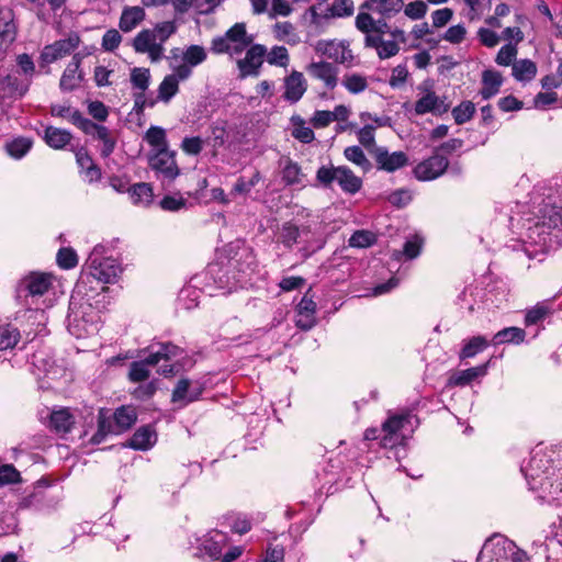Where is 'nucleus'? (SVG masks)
<instances>
[{
    "mask_svg": "<svg viewBox=\"0 0 562 562\" xmlns=\"http://www.w3.org/2000/svg\"><path fill=\"white\" fill-rule=\"evenodd\" d=\"M428 7L423 0L409 2L404 8V13L412 20L423 19L427 13Z\"/></svg>",
    "mask_w": 562,
    "mask_h": 562,
    "instance_id": "obj_60",
    "label": "nucleus"
},
{
    "mask_svg": "<svg viewBox=\"0 0 562 562\" xmlns=\"http://www.w3.org/2000/svg\"><path fill=\"white\" fill-rule=\"evenodd\" d=\"M21 338L16 327L5 324L0 325V350L13 349Z\"/></svg>",
    "mask_w": 562,
    "mask_h": 562,
    "instance_id": "obj_42",
    "label": "nucleus"
},
{
    "mask_svg": "<svg viewBox=\"0 0 562 562\" xmlns=\"http://www.w3.org/2000/svg\"><path fill=\"white\" fill-rule=\"evenodd\" d=\"M482 82L483 88L480 93L484 100H487L498 92L503 80L499 72L485 70L482 76Z\"/></svg>",
    "mask_w": 562,
    "mask_h": 562,
    "instance_id": "obj_35",
    "label": "nucleus"
},
{
    "mask_svg": "<svg viewBox=\"0 0 562 562\" xmlns=\"http://www.w3.org/2000/svg\"><path fill=\"white\" fill-rule=\"evenodd\" d=\"M374 131L375 127L371 124H364L363 127H361L357 132V137L359 143L366 147L370 153L375 146V137H374Z\"/></svg>",
    "mask_w": 562,
    "mask_h": 562,
    "instance_id": "obj_57",
    "label": "nucleus"
},
{
    "mask_svg": "<svg viewBox=\"0 0 562 562\" xmlns=\"http://www.w3.org/2000/svg\"><path fill=\"white\" fill-rule=\"evenodd\" d=\"M203 139L199 136L184 137L181 142V149L190 156H198L203 149Z\"/></svg>",
    "mask_w": 562,
    "mask_h": 562,
    "instance_id": "obj_61",
    "label": "nucleus"
},
{
    "mask_svg": "<svg viewBox=\"0 0 562 562\" xmlns=\"http://www.w3.org/2000/svg\"><path fill=\"white\" fill-rule=\"evenodd\" d=\"M362 8L384 19H391L402 11L404 0H366Z\"/></svg>",
    "mask_w": 562,
    "mask_h": 562,
    "instance_id": "obj_25",
    "label": "nucleus"
},
{
    "mask_svg": "<svg viewBox=\"0 0 562 562\" xmlns=\"http://www.w3.org/2000/svg\"><path fill=\"white\" fill-rule=\"evenodd\" d=\"M316 180L324 188H330L336 181L340 189L348 194H356L362 187L361 178L346 166H322L316 171Z\"/></svg>",
    "mask_w": 562,
    "mask_h": 562,
    "instance_id": "obj_8",
    "label": "nucleus"
},
{
    "mask_svg": "<svg viewBox=\"0 0 562 562\" xmlns=\"http://www.w3.org/2000/svg\"><path fill=\"white\" fill-rule=\"evenodd\" d=\"M157 35V40L164 46V43L177 31V25L173 21H165L156 24L153 30Z\"/></svg>",
    "mask_w": 562,
    "mask_h": 562,
    "instance_id": "obj_62",
    "label": "nucleus"
},
{
    "mask_svg": "<svg viewBox=\"0 0 562 562\" xmlns=\"http://www.w3.org/2000/svg\"><path fill=\"white\" fill-rule=\"evenodd\" d=\"M44 138L49 147L54 149H63L70 143L72 135L66 130L48 126L45 128Z\"/></svg>",
    "mask_w": 562,
    "mask_h": 562,
    "instance_id": "obj_32",
    "label": "nucleus"
},
{
    "mask_svg": "<svg viewBox=\"0 0 562 562\" xmlns=\"http://www.w3.org/2000/svg\"><path fill=\"white\" fill-rule=\"evenodd\" d=\"M98 428L106 435H117L116 425L113 416L109 415L105 409H100L98 415Z\"/></svg>",
    "mask_w": 562,
    "mask_h": 562,
    "instance_id": "obj_59",
    "label": "nucleus"
},
{
    "mask_svg": "<svg viewBox=\"0 0 562 562\" xmlns=\"http://www.w3.org/2000/svg\"><path fill=\"white\" fill-rule=\"evenodd\" d=\"M364 46L374 48L380 59H389L396 56L400 52V45L395 41H384L380 35L366 36Z\"/></svg>",
    "mask_w": 562,
    "mask_h": 562,
    "instance_id": "obj_26",
    "label": "nucleus"
},
{
    "mask_svg": "<svg viewBox=\"0 0 562 562\" xmlns=\"http://www.w3.org/2000/svg\"><path fill=\"white\" fill-rule=\"evenodd\" d=\"M207 54L204 47L200 45H191L183 52V61L195 67L205 61Z\"/></svg>",
    "mask_w": 562,
    "mask_h": 562,
    "instance_id": "obj_52",
    "label": "nucleus"
},
{
    "mask_svg": "<svg viewBox=\"0 0 562 562\" xmlns=\"http://www.w3.org/2000/svg\"><path fill=\"white\" fill-rule=\"evenodd\" d=\"M75 424V418L67 408L50 414V427L58 434H67Z\"/></svg>",
    "mask_w": 562,
    "mask_h": 562,
    "instance_id": "obj_33",
    "label": "nucleus"
},
{
    "mask_svg": "<svg viewBox=\"0 0 562 562\" xmlns=\"http://www.w3.org/2000/svg\"><path fill=\"white\" fill-rule=\"evenodd\" d=\"M179 92V83L176 76L167 75L158 87L157 101L169 103L170 100Z\"/></svg>",
    "mask_w": 562,
    "mask_h": 562,
    "instance_id": "obj_40",
    "label": "nucleus"
},
{
    "mask_svg": "<svg viewBox=\"0 0 562 562\" xmlns=\"http://www.w3.org/2000/svg\"><path fill=\"white\" fill-rule=\"evenodd\" d=\"M283 86V98L291 104L299 102L307 90V81L303 74L297 70H293L284 78Z\"/></svg>",
    "mask_w": 562,
    "mask_h": 562,
    "instance_id": "obj_21",
    "label": "nucleus"
},
{
    "mask_svg": "<svg viewBox=\"0 0 562 562\" xmlns=\"http://www.w3.org/2000/svg\"><path fill=\"white\" fill-rule=\"evenodd\" d=\"M131 198L135 204L148 205L153 201V188L149 183L139 182L130 189Z\"/></svg>",
    "mask_w": 562,
    "mask_h": 562,
    "instance_id": "obj_44",
    "label": "nucleus"
},
{
    "mask_svg": "<svg viewBox=\"0 0 562 562\" xmlns=\"http://www.w3.org/2000/svg\"><path fill=\"white\" fill-rule=\"evenodd\" d=\"M267 49L260 44H250L246 49V56L237 60L240 77L257 76L263 63Z\"/></svg>",
    "mask_w": 562,
    "mask_h": 562,
    "instance_id": "obj_18",
    "label": "nucleus"
},
{
    "mask_svg": "<svg viewBox=\"0 0 562 562\" xmlns=\"http://www.w3.org/2000/svg\"><path fill=\"white\" fill-rule=\"evenodd\" d=\"M315 50L346 67H351L355 61V56L350 49L349 43L345 41L322 40L316 43Z\"/></svg>",
    "mask_w": 562,
    "mask_h": 562,
    "instance_id": "obj_11",
    "label": "nucleus"
},
{
    "mask_svg": "<svg viewBox=\"0 0 562 562\" xmlns=\"http://www.w3.org/2000/svg\"><path fill=\"white\" fill-rule=\"evenodd\" d=\"M148 164L156 172L158 179L173 181L180 173L176 161V153L169 148L162 150H150Z\"/></svg>",
    "mask_w": 562,
    "mask_h": 562,
    "instance_id": "obj_10",
    "label": "nucleus"
},
{
    "mask_svg": "<svg viewBox=\"0 0 562 562\" xmlns=\"http://www.w3.org/2000/svg\"><path fill=\"white\" fill-rule=\"evenodd\" d=\"M537 75V65L530 59H520L513 63V76L517 81H530Z\"/></svg>",
    "mask_w": 562,
    "mask_h": 562,
    "instance_id": "obj_38",
    "label": "nucleus"
},
{
    "mask_svg": "<svg viewBox=\"0 0 562 562\" xmlns=\"http://www.w3.org/2000/svg\"><path fill=\"white\" fill-rule=\"evenodd\" d=\"M57 263L63 269H71L77 266V254L72 248H60L57 252Z\"/></svg>",
    "mask_w": 562,
    "mask_h": 562,
    "instance_id": "obj_56",
    "label": "nucleus"
},
{
    "mask_svg": "<svg viewBox=\"0 0 562 562\" xmlns=\"http://www.w3.org/2000/svg\"><path fill=\"white\" fill-rule=\"evenodd\" d=\"M306 72L315 80L321 81L328 90H334L338 85V68L328 61H312L306 66Z\"/></svg>",
    "mask_w": 562,
    "mask_h": 562,
    "instance_id": "obj_17",
    "label": "nucleus"
},
{
    "mask_svg": "<svg viewBox=\"0 0 562 562\" xmlns=\"http://www.w3.org/2000/svg\"><path fill=\"white\" fill-rule=\"evenodd\" d=\"M81 57L76 54L74 55L71 61L67 65L64 70L60 81L59 88L61 91L68 92L77 89L80 82L83 79V74L80 70Z\"/></svg>",
    "mask_w": 562,
    "mask_h": 562,
    "instance_id": "obj_23",
    "label": "nucleus"
},
{
    "mask_svg": "<svg viewBox=\"0 0 562 562\" xmlns=\"http://www.w3.org/2000/svg\"><path fill=\"white\" fill-rule=\"evenodd\" d=\"M526 553L512 540L494 535L483 544L476 562H524Z\"/></svg>",
    "mask_w": 562,
    "mask_h": 562,
    "instance_id": "obj_4",
    "label": "nucleus"
},
{
    "mask_svg": "<svg viewBox=\"0 0 562 562\" xmlns=\"http://www.w3.org/2000/svg\"><path fill=\"white\" fill-rule=\"evenodd\" d=\"M201 393L202 389L200 385H192L189 379H180L172 391L171 401L172 403L187 405L198 400Z\"/></svg>",
    "mask_w": 562,
    "mask_h": 562,
    "instance_id": "obj_24",
    "label": "nucleus"
},
{
    "mask_svg": "<svg viewBox=\"0 0 562 562\" xmlns=\"http://www.w3.org/2000/svg\"><path fill=\"white\" fill-rule=\"evenodd\" d=\"M376 167L386 172H394L408 162V157L404 151L390 153L385 147H374L371 151Z\"/></svg>",
    "mask_w": 562,
    "mask_h": 562,
    "instance_id": "obj_16",
    "label": "nucleus"
},
{
    "mask_svg": "<svg viewBox=\"0 0 562 562\" xmlns=\"http://www.w3.org/2000/svg\"><path fill=\"white\" fill-rule=\"evenodd\" d=\"M104 247L97 245L90 252L86 262L88 272L81 277L77 284L78 292H81V288L86 281L90 279L97 280L103 284L113 283L119 278L122 269L115 259L110 257H103Z\"/></svg>",
    "mask_w": 562,
    "mask_h": 562,
    "instance_id": "obj_3",
    "label": "nucleus"
},
{
    "mask_svg": "<svg viewBox=\"0 0 562 562\" xmlns=\"http://www.w3.org/2000/svg\"><path fill=\"white\" fill-rule=\"evenodd\" d=\"M525 339V330L519 327H507L498 333H496L493 337V342L495 345L514 342L519 344Z\"/></svg>",
    "mask_w": 562,
    "mask_h": 562,
    "instance_id": "obj_43",
    "label": "nucleus"
},
{
    "mask_svg": "<svg viewBox=\"0 0 562 562\" xmlns=\"http://www.w3.org/2000/svg\"><path fill=\"white\" fill-rule=\"evenodd\" d=\"M18 25L12 9L0 8V47L10 46L16 38Z\"/></svg>",
    "mask_w": 562,
    "mask_h": 562,
    "instance_id": "obj_22",
    "label": "nucleus"
},
{
    "mask_svg": "<svg viewBox=\"0 0 562 562\" xmlns=\"http://www.w3.org/2000/svg\"><path fill=\"white\" fill-rule=\"evenodd\" d=\"M67 328L68 331L77 338L86 337L98 330L95 313L92 311L90 304H81L77 307L74 301L70 302Z\"/></svg>",
    "mask_w": 562,
    "mask_h": 562,
    "instance_id": "obj_9",
    "label": "nucleus"
},
{
    "mask_svg": "<svg viewBox=\"0 0 562 562\" xmlns=\"http://www.w3.org/2000/svg\"><path fill=\"white\" fill-rule=\"evenodd\" d=\"M122 42V35L115 29L108 30L102 37V48L105 52H114Z\"/></svg>",
    "mask_w": 562,
    "mask_h": 562,
    "instance_id": "obj_63",
    "label": "nucleus"
},
{
    "mask_svg": "<svg viewBox=\"0 0 562 562\" xmlns=\"http://www.w3.org/2000/svg\"><path fill=\"white\" fill-rule=\"evenodd\" d=\"M342 87L351 94H359L369 87L368 78L358 72H347L341 80Z\"/></svg>",
    "mask_w": 562,
    "mask_h": 562,
    "instance_id": "obj_37",
    "label": "nucleus"
},
{
    "mask_svg": "<svg viewBox=\"0 0 562 562\" xmlns=\"http://www.w3.org/2000/svg\"><path fill=\"white\" fill-rule=\"evenodd\" d=\"M278 239L286 249L296 247L300 257L305 260L325 247L326 224L316 218L304 223L286 221L279 228Z\"/></svg>",
    "mask_w": 562,
    "mask_h": 562,
    "instance_id": "obj_1",
    "label": "nucleus"
},
{
    "mask_svg": "<svg viewBox=\"0 0 562 562\" xmlns=\"http://www.w3.org/2000/svg\"><path fill=\"white\" fill-rule=\"evenodd\" d=\"M156 35L151 30H143L133 40L134 50L139 54H147L154 63L160 60L165 52Z\"/></svg>",
    "mask_w": 562,
    "mask_h": 562,
    "instance_id": "obj_14",
    "label": "nucleus"
},
{
    "mask_svg": "<svg viewBox=\"0 0 562 562\" xmlns=\"http://www.w3.org/2000/svg\"><path fill=\"white\" fill-rule=\"evenodd\" d=\"M157 441V434L150 426L138 428L127 442V447L134 450L146 451Z\"/></svg>",
    "mask_w": 562,
    "mask_h": 562,
    "instance_id": "obj_30",
    "label": "nucleus"
},
{
    "mask_svg": "<svg viewBox=\"0 0 562 562\" xmlns=\"http://www.w3.org/2000/svg\"><path fill=\"white\" fill-rule=\"evenodd\" d=\"M30 88V81H21L13 75L0 79V99L23 97Z\"/></svg>",
    "mask_w": 562,
    "mask_h": 562,
    "instance_id": "obj_27",
    "label": "nucleus"
},
{
    "mask_svg": "<svg viewBox=\"0 0 562 562\" xmlns=\"http://www.w3.org/2000/svg\"><path fill=\"white\" fill-rule=\"evenodd\" d=\"M53 276L45 272H31L24 277L18 286L19 296H43L53 284Z\"/></svg>",
    "mask_w": 562,
    "mask_h": 562,
    "instance_id": "obj_12",
    "label": "nucleus"
},
{
    "mask_svg": "<svg viewBox=\"0 0 562 562\" xmlns=\"http://www.w3.org/2000/svg\"><path fill=\"white\" fill-rule=\"evenodd\" d=\"M463 2L469 8L467 16L471 21L480 19L491 4V0H463Z\"/></svg>",
    "mask_w": 562,
    "mask_h": 562,
    "instance_id": "obj_58",
    "label": "nucleus"
},
{
    "mask_svg": "<svg viewBox=\"0 0 562 562\" xmlns=\"http://www.w3.org/2000/svg\"><path fill=\"white\" fill-rule=\"evenodd\" d=\"M228 251L234 252L229 259V265L238 271L246 273L252 271L256 267V256L254 250L241 241L233 243L228 246Z\"/></svg>",
    "mask_w": 562,
    "mask_h": 562,
    "instance_id": "obj_20",
    "label": "nucleus"
},
{
    "mask_svg": "<svg viewBox=\"0 0 562 562\" xmlns=\"http://www.w3.org/2000/svg\"><path fill=\"white\" fill-rule=\"evenodd\" d=\"M131 83L134 89L145 92L150 83V71L148 68L135 67L131 71Z\"/></svg>",
    "mask_w": 562,
    "mask_h": 562,
    "instance_id": "obj_49",
    "label": "nucleus"
},
{
    "mask_svg": "<svg viewBox=\"0 0 562 562\" xmlns=\"http://www.w3.org/2000/svg\"><path fill=\"white\" fill-rule=\"evenodd\" d=\"M82 124V132L87 135L93 136L95 139L102 143L101 156L103 158L110 157L116 146V139L112 132L104 125H99L91 120L80 122Z\"/></svg>",
    "mask_w": 562,
    "mask_h": 562,
    "instance_id": "obj_19",
    "label": "nucleus"
},
{
    "mask_svg": "<svg viewBox=\"0 0 562 562\" xmlns=\"http://www.w3.org/2000/svg\"><path fill=\"white\" fill-rule=\"evenodd\" d=\"M356 27L366 34V36H374L373 32L375 29L376 20L368 12H359L356 16Z\"/></svg>",
    "mask_w": 562,
    "mask_h": 562,
    "instance_id": "obj_55",
    "label": "nucleus"
},
{
    "mask_svg": "<svg viewBox=\"0 0 562 562\" xmlns=\"http://www.w3.org/2000/svg\"><path fill=\"white\" fill-rule=\"evenodd\" d=\"M50 113L54 116L67 119L71 124L77 126L82 131V124L79 123L80 120L89 121V119L85 117L79 110L72 109L67 104H53L50 106Z\"/></svg>",
    "mask_w": 562,
    "mask_h": 562,
    "instance_id": "obj_36",
    "label": "nucleus"
},
{
    "mask_svg": "<svg viewBox=\"0 0 562 562\" xmlns=\"http://www.w3.org/2000/svg\"><path fill=\"white\" fill-rule=\"evenodd\" d=\"M116 430L121 432L130 429L137 420V414L132 406H121L113 414Z\"/></svg>",
    "mask_w": 562,
    "mask_h": 562,
    "instance_id": "obj_34",
    "label": "nucleus"
},
{
    "mask_svg": "<svg viewBox=\"0 0 562 562\" xmlns=\"http://www.w3.org/2000/svg\"><path fill=\"white\" fill-rule=\"evenodd\" d=\"M21 474L16 470V468L12 464H2L0 465V487L18 484L21 482Z\"/></svg>",
    "mask_w": 562,
    "mask_h": 562,
    "instance_id": "obj_54",
    "label": "nucleus"
},
{
    "mask_svg": "<svg viewBox=\"0 0 562 562\" xmlns=\"http://www.w3.org/2000/svg\"><path fill=\"white\" fill-rule=\"evenodd\" d=\"M32 147V142L29 138L20 137L8 143L5 148L8 154L16 159L22 158Z\"/></svg>",
    "mask_w": 562,
    "mask_h": 562,
    "instance_id": "obj_51",
    "label": "nucleus"
},
{
    "mask_svg": "<svg viewBox=\"0 0 562 562\" xmlns=\"http://www.w3.org/2000/svg\"><path fill=\"white\" fill-rule=\"evenodd\" d=\"M144 138L153 147L151 150L169 148L166 131L160 126H150L145 133Z\"/></svg>",
    "mask_w": 562,
    "mask_h": 562,
    "instance_id": "obj_41",
    "label": "nucleus"
},
{
    "mask_svg": "<svg viewBox=\"0 0 562 562\" xmlns=\"http://www.w3.org/2000/svg\"><path fill=\"white\" fill-rule=\"evenodd\" d=\"M475 113V105L471 101H463L452 110L454 122L459 125L470 121Z\"/></svg>",
    "mask_w": 562,
    "mask_h": 562,
    "instance_id": "obj_50",
    "label": "nucleus"
},
{
    "mask_svg": "<svg viewBox=\"0 0 562 562\" xmlns=\"http://www.w3.org/2000/svg\"><path fill=\"white\" fill-rule=\"evenodd\" d=\"M181 352L182 350L178 346L170 342L159 344L157 349L151 346L150 353L144 360L131 363L128 372L130 380L135 383L147 380L149 376V367L156 366L161 360H171Z\"/></svg>",
    "mask_w": 562,
    "mask_h": 562,
    "instance_id": "obj_7",
    "label": "nucleus"
},
{
    "mask_svg": "<svg viewBox=\"0 0 562 562\" xmlns=\"http://www.w3.org/2000/svg\"><path fill=\"white\" fill-rule=\"evenodd\" d=\"M448 109V104L431 91L427 92L415 103V112L418 115H424L429 112L441 114L447 112Z\"/></svg>",
    "mask_w": 562,
    "mask_h": 562,
    "instance_id": "obj_29",
    "label": "nucleus"
},
{
    "mask_svg": "<svg viewBox=\"0 0 562 562\" xmlns=\"http://www.w3.org/2000/svg\"><path fill=\"white\" fill-rule=\"evenodd\" d=\"M282 179L289 186L300 184L304 179V173L297 162L288 160L282 169Z\"/></svg>",
    "mask_w": 562,
    "mask_h": 562,
    "instance_id": "obj_46",
    "label": "nucleus"
},
{
    "mask_svg": "<svg viewBox=\"0 0 562 562\" xmlns=\"http://www.w3.org/2000/svg\"><path fill=\"white\" fill-rule=\"evenodd\" d=\"M344 155L347 160L360 167L363 171L371 169V164L359 146H349L345 148Z\"/></svg>",
    "mask_w": 562,
    "mask_h": 562,
    "instance_id": "obj_48",
    "label": "nucleus"
},
{
    "mask_svg": "<svg viewBox=\"0 0 562 562\" xmlns=\"http://www.w3.org/2000/svg\"><path fill=\"white\" fill-rule=\"evenodd\" d=\"M487 372V363L454 372L448 380L449 386H465Z\"/></svg>",
    "mask_w": 562,
    "mask_h": 562,
    "instance_id": "obj_31",
    "label": "nucleus"
},
{
    "mask_svg": "<svg viewBox=\"0 0 562 562\" xmlns=\"http://www.w3.org/2000/svg\"><path fill=\"white\" fill-rule=\"evenodd\" d=\"M291 122L293 124V130L291 135L303 144H310L314 140L315 134L313 130L306 125L305 121L299 116H292Z\"/></svg>",
    "mask_w": 562,
    "mask_h": 562,
    "instance_id": "obj_39",
    "label": "nucleus"
},
{
    "mask_svg": "<svg viewBox=\"0 0 562 562\" xmlns=\"http://www.w3.org/2000/svg\"><path fill=\"white\" fill-rule=\"evenodd\" d=\"M417 424V417L411 412L390 415L382 424L381 446L384 448H393L401 445L406 434L412 432Z\"/></svg>",
    "mask_w": 562,
    "mask_h": 562,
    "instance_id": "obj_6",
    "label": "nucleus"
},
{
    "mask_svg": "<svg viewBox=\"0 0 562 562\" xmlns=\"http://www.w3.org/2000/svg\"><path fill=\"white\" fill-rule=\"evenodd\" d=\"M487 347V340L483 336H475L468 340L460 351V359H469L475 357Z\"/></svg>",
    "mask_w": 562,
    "mask_h": 562,
    "instance_id": "obj_45",
    "label": "nucleus"
},
{
    "mask_svg": "<svg viewBox=\"0 0 562 562\" xmlns=\"http://www.w3.org/2000/svg\"><path fill=\"white\" fill-rule=\"evenodd\" d=\"M146 18V12L143 7L133 5L125 7L122 10L119 27L124 33H130L135 30Z\"/></svg>",
    "mask_w": 562,
    "mask_h": 562,
    "instance_id": "obj_28",
    "label": "nucleus"
},
{
    "mask_svg": "<svg viewBox=\"0 0 562 562\" xmlns=\"http://www.w3.org/2000/svg\"><path fill=\"white\" fill-rule=\"evenodd\" d=\"M447 157L435 153L429 158L419 162L413 170L414 176L419 181H431L440 177L448 168Z\"/></svg>",
    "mask_w": 562,
    "mask_h": 562,
    "instance_id": "obj_13",
    "label": "nucleus"
},
{
    "mask_svg": "<svg viewBox=\"0 0 562 562\" xmlns=\"http://www.w3.org/2000/svg\"><path fill=\"white\" fill-rule=\"evenodd\" d=\"M79 35L72 33L67 38L46 45L41 53V58L44 63L52 64L64 56L70 55L79 46Z\"/></svg>",
    "mask_w": 562,
    "mask_h": 562,
    "instance_id": "obj_15",
    "label": "nucleus"
},
{
    "mask_svg": "<svg viewBox=\"0 0 562 562\" xmlns=\"http://www.w3.org/2000/svg\"><path fill=\"white\" fill-rule=\"evenodd\" d=\"M159 205L164 211L177 212V211H180L181 209L186 207L187 200L180 193H176V194L165 195L160 200Z\"/></svg>",
    "mask_w": 562,
    "mask_h": 562,
    "instance_id": "obj_53",
    "label": "nucleus"
},
{
    "mask_svg": "<svg viewBox=\"0 0 562 562\" xmlns=\"http://www.w3.org/2000/svg\"><path fill=\"white\" fill-rule=\"evenodd\" d=\"M552 453L542 450L532 452L527 464L521 467V472L528 480L532 488L539 487L547 490L550 486L549 494L552 501L562 502V483L561 474L557 470V459L552 458Z\"/></svg>",
    "mask_w": 562,
    "mask_h": 562,
    "instance_id": "obj_2",
    "label": "nucleus"
},
{
    "mask_svg": "<svg viewBox=\"0 0 562 562\" xmlns=\"http://www.w3.org/2000/svg\"><path fill=\"white\" fill-rule=\"evenodd\" d=\"M254 42V35L248 34L246 24L235 23L223 36L212 40L211 49L215 54H227L231 57L244 53Z\"/></svg>",
    "mask_w": 562,
    "mask_h": 562,
    "instance_id": "obj_5",
    "label": "nucleus"
},
{
    "mask_svg": "<svg viewBox=\"0 0 562 562\" xmlns=\"http://www.w3.org/2000/svg\"><path fill=\"white\" fill-rule=\"evenodd\" d=\"M550 312V308L541 303L530 308L525 317L526 325H535L542 321Z\"/></svg>",
    "mask_w": 562,
    "mask_h": 562,
    "instance_id": "obj_64",
    "label": "nucleus"
},
{
    "mask_svg": "<svg viewBox=\"0 0 562 562\" xmlns=\"http://www.w3.org/2000/svg\"><path fill=\"white\" fill-rule=\"evenodd\" d=\"M212 146L218 148L228 143L226 121H216L210 126Z\"/></svg>",
    "mask_w": 562,
    "mask_h": 562,
    "instance_id": "obj_47",
    "label": "nucleus"
}]
</instances>
